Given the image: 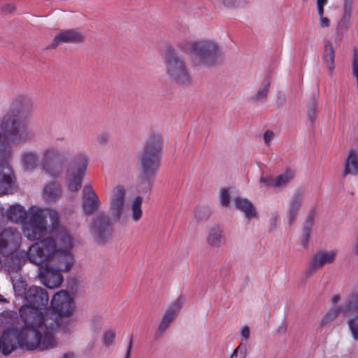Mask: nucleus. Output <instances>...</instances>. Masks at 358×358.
Masks as SVG:
<instances>
[{"mask_svg": "<svg viewBox=\"0 0 358 358\" xmlns=\"http://www.w3.org/2000/svg\"><path fill=\"white\" fill-rule=\"evenodd\" d=\"M133 336H131L129 341L128 346L125 352L124 358H129L133 347Z\"/></svg>", "mask_w": 358, "mask_h": 358, "instance_id": "6e6d98bb", "label": "nucleus"}, {"mask_svg": "<svg viewBox=\"0 0 358 358\" xmlns=\"http://www.w3.org/2000/svg\"><path fill=\"white\" fill-rule=\"evenodd\" d=\"M87 166V157L85 153H78L69 162L66 172V182L71 192H78Z\"/></svg>", "mask_w": 358, "mask_h": 358, "instance_id": "9d476101", "label": "nucleus"}, {"mask_svg": "<svg viewBox=\"0 0 358 358\" xmlns=\"http://www.w3.org/2000/svg\"><path fill=\"white\" fill-rule=\"evenodd\" d=\"M1 10L6 14H10L15 10V7L13 4L8 3L2 6Z\"/></svg>", "mask_w": 358, "mask_h": 358, "instance_id": "603ef678", "label": "nucleus"}, {"mask_svg": "<svg viewBox=\"0 0 358 358\" xmlns=\"http://www.w3.org/2000/svg\"><path fill=\"white\" fill-rule=\"evenodd\" d=\"M13 289H15V292H21L22 290L25 289V282L23 280H17L15 281L14 280H12Z\"/></svg>", "mask_w": 358, "mask_h": 358, "instance_id": "de8ad7c7", "label": "nucleus"}, {"mask_svg": "<svg viewBox=\"0 0 358 358\" xmlns=\"http://www.w3.org/2000/svg\"><path fill=\"white\" fill-rule=\"evenodd\" d=\"M220 200L222 206H227L230 202V194L227 189H222L220 192Z\"/></svg>", "mask_w": 358, "mask_h": 358, "instance_id": "37998d69", "label": "nucleus"}, {"mask_svg": "<svg viewBox=\"0 0 358 358\" xmlns=\"http://www.w3.org/2000/svg\"><path fill=\"white\" fill-rule=\"evenodd\" d=\"M115 332L114 330L109 329L103 333V342L107 346H110L114 343Z\"/></svg>", "mask_w": 358, "mask_h": 358, "instance_id": "a19ab883", "label": "nucleus"}, {"mask_svg": "<svg viewBox=\"0 0 358 358\" xmlns=\"http://www.w3.org/2000/svg\"><path fill=\"white\" fill-rule=\"evenodd\" d=\"M334 56L333 43L331 41L326 42L322 59L331 76L334 73Z\"/></svg>", "mask_w": 358, "mask_h": 358, "instance_id": "cd10ccee", "label": "nucleus"}, {"mask_svg": "<svg viewBox=\"0 0 358 358\" xmlns=\"http://www.w3.org/2000/svg\"><path fill=\"white\" fill-rule=\"evenodd\" d=\"M143 199L141 196L134 197L129 203V210L131 217L134 222H138L143 216Z\"/></svg>", "mask_w": 358, "mask_h": 358, "instance_id": "c85d7f7f", "label": "nucleus"}, {"mask_svg": "<svg viewBox=\"0 0 358 358\" xmlns=\"http://www.w3.org/2000/svg\"><path fill=\"white\" fill-rule=\"evenodd\" d=\"M156 175L140 173L138 181V188L140 193L145 194L149 192L152 187Z\"/></svg>", "mask_w": 358, "mask_h": 358, "instance_id": "2f4dec72", "label": "nucleus"}, {"mask_svg": "<svg viewBox=\"0 0 358 358\" xmlns=\"http://www.w3.org/2000/svg\"><path fill=\"white\" fill-rule=\"evenodd\" d=\"M314 217H315L314 213L313 212H310L308 213V215H307V217H306L305 223L313 225V224Z\"/></svg>", "mask_w": 358, "mask_h": 358, "instance_id": "052dcab7", "label": "nucleus"}, {"mask_svg": "<svg viewBox=\"0 0 358 358\" xmlns=\"http://www.w3.org/2000/svg\"><path fill=\"white\" fill-rule=\"evenodd\" d=\"M336 318V310L331 309L328 313H327L322 319V324L324 325L328 324L330 321L334 320Z\"/></svg>", "mask_w": 358, "mask_h": 358, "instance_id": "49530a36", "label": "nucleus"}, {"mask_svg": "<svg viewBox=\"0 0 358 358\" xmlns=\"http://www.w3.org/2000/svg\"><path fill=\"white\" fill-rule=\"evenodd\" d=\"M358 174V152L351 150L345 162L343 175L356 176Z\"/></svg>", "mask_w": 358, "mask_h": 358, "instance_id": "bb28decb", "label": "nucleus"}, {"mask_svg": "<svg viewBox=\"0 0 358 358\" xmlns=\"http://www.w3.org/2000/svg\"><path fill=\"white\" fill-rule=\"evenodd\" d=\"M331 300L336 301V296H333Z\"/></svg>", "mask_w": 358, "mask_h": 358, "instance_id": "0e129e2a", "label": "nucleus"}, {"mask_svg": "<svg viewBox=\"0 0 358 358\" xmlns=\"http://www.w3.org/2000/svg\"><path fill=\"white\" fill-rule=\"evenodd\" d=\"M0 301L7 302V300H6V299H5V298L3 297V296H2L1 294H0Z\"/></svg>", "mask_w": 358, "mask_h": 358, "instance_id": "e2e57ef3", "label": "nucleus"}, {"mask_svg": "<svg viewBox=\"0 0 358 358\" xmlns=\"http://www.w3.org/2000/svg\"><path fill=\"white\" fill-rule=\"evenodd\" d=\"M126 207V189L122 185L115 186L109 196V212L115 221L122 218Z\"/></svg>", "mask_w": 358, "mask_h": 358, "instance_id": "dca6fc26", "label": "nucleus"}, {"mask_svg": "<svg viewBox=\"0 0 358 358\" xmlns=\"http://www.w3.org/2000/svg\"><path fill=\"white\" fill-rule=\"evenodd\" d=\"M110 139V135L106 133H101L97 136V141L100 145H105Z\"/></svg>", "mask_w": 358, "mask_h": 358, "instance_id": "09e8293b", "label": "nucleus"}, {"mask_svg": "<svg viewBox=\"0 0 358 358\" xmlns=\"http://www.w3.org/2000/svg\"><path fill=\"white\" fill-rule=\"evenodd\" d=\"M274 136V133L272 131L267 130L264 135V139L266 145H269L271 140Z\"/></svg>", "mask_w": 358, "mask_h": 358, "instance_id": "864d4df0", "label": "nucleus"}, {"mask_svg": "<svg viewBox=\"0 0 358 358\" xmlns=\"http://www.w3.org/2000/svg\"><path fill=\"white\" fill-rule=\"evenodd\" d=\"M52 245L50 240H41L31 245L28 251L17 250L8 257H5V268L9 273H17L27 260L36 265H41L45 260L53 257L50 252Z\"/></svg>", "mask_w": 358, "mask_h": 358, "instance_id": "f03ea898", "label": "nucleus"}, {"mask_svg": "<svg viewBox=\"0 0 358 358\" xmlns=\"http://www.w3.org/2000/svg\"><path fill=\"white\" fill-rule=\"evenodd\" d=\"M303 197V190L300 188L296 189L290 199L286 210L288 224H292L294 222L297 213L301 206Z\"/></svg>", "mask_w": 358, "mask_h": 358, "instance_id": "412c9836", "label": "nucleus"}, {"mask_svg": "<svg viewBox=\"0 0 358 358\" xmlns=\"http://www.w3.org/2000/svg\"><path fill=\"white\" fill-rule=\"evenodd\" d=\"M162 143L158 136H151L138 157L141 172L157 175L160 166Z\"/></svg>", "mask_w": 358, "mask_h": 358, "instance_id": "39448f33", "label": "nucleus"}, {"mask_svg": "<svg viewBox=\"0 0 358 358\" xmlns=\"http://www.w3.org/2000/svg\"><path fill=\"white\" fill-rule=\"evenodd\" d=\"M44 200L48 203H55L61 196V187L59 183L51 182L45 185L43 189Z\"/></svg>", "mask_w": 358, "mask_h": 358, "instance_id": "a878e982", "label": "nucleus"}, {"mask_svg": "<svg viewBox=\"0 0 358 358\" xmlns=\"http://www.w3.org/2000/svg\"><path fill=\"white\" fill-rule=\"evenodd\" d=\"M351 312H358V286L355 287L345 306L337 308V314L338 313H348Z\"/></svg>", "mask_w": 358, "mask_h": 358, "instance_id": "c756f323", "label": "nucleus"}, {"mask_svg": "<svg viewBox=\"0 0 358 358\" xmlns=\"http://www.w3.org/2000/svg\"><path fill=\"white\" fill-rule=\"evenodd\" d=\"M24 236L29 241L41 239L47 231V221L43 210L36 206L30 207L22 222Z\"/></svg>", "mask_w": 358, "mask_h": 358, "instance_id": "423d86ee", "label": "nucleus"}, {"mask_svg": "<svg viewBox=\"0 0 358 358\" xmlns=\"http://www.w3.org/2000/svg\"><path fill=\"white\" fill-rule=\"evenodd\" d=\"M24 298L28 305L20 308L23 327L17 331L15 339L21 347L29 350L37 348L41 350L55 348L57 341L54 333L59 326L57 316L48 310L42 312L39 310L48 303L46 290L41 287L31 286L24 292Z\"/></svg>", "mask_w": 358, "mask_h": 358, "instance_id": "f257e3e1", "label": "nucleus"}, {"mask_svg": "<svg viewBox=\"0 0 358 358\" xmlns=\"http://www.w3.org/2000/svg\"><path fill=\"white\" fill-rule=\"evenodd\" d=\"M250 330L248 326H244L241 329V336L248 340L250 338Z\"/></svg>", "mask_w": 358, "mask_h": 358, "instance_id": "13d9d810", "label": "nucleus"}, {"mask_svg": "<svg viewBox=\"0 0 358 358\" xmlns=\"http://www.w3.org/2000/svg\"><path fill=\"white\" fill-rule=\"evenodd\" d=\"M38 156L36 152H24L21 155V163L25 171H31L37 167Z\"/></svg>", "mask_w": 358, "mask_h": 358, "instance_id": "7c9ffc66", "label": "nucleus"}, {"mask_svg": "<svg viewBox=\"0 0 358 358\" xmlns=\"http://www.w3.org/2000/svg\"><path fill=\"white\" fill-rule=\"evenodd\" d=\"M52 311L50 313L55 314L59 323L58 328H61L64 331H68L72 327L73 322L68 320L67 324H63L62 317H68L73 310V299L67 291H59L56 293L51 300Z\"/></svg>", "mask_w": 358, "mask_h": 358, "instance_id": "1a4fd4ad", "label": "nucleus"}, {"mask_svg": "<svg viewBox=\"0 0 358 358\" xmlns=\"http://www.w3.org/2000/svg\"><path fill=\"white\" fill-rule=\"evenodd\" d=\"M5 215H6L8 220L13 223L20 222L21 224L27 217L25 208L20 204L10 205L5 210Z\"/></svg>", "mask_w": 358, "mask_h": 358, "instance_id": "393cba45", "label": "nucleus"}, {"mask_svg": "<svg viewBox=\"0 0 358 358\" xmlns=\"http://www.w3.org/2000/svg\"><path fill=\"white\" fill-rule=\"evenodd\" d=\"M287 329V324L285 322L282 321L277 329V333L280 335L285 334Z\"/></svg>", "mask_w": 358, "mask_h": 358, "instance_id": "5fc2aeb1", "label": "nucleus"}, {"mask_svg": "<svg viewBox=\"0 0 358 358\" xmlns=\"http://www.w3.org/2000/svg\"><path fill=\"white\" fill-rule=\"evenodd\" d=\"M247 356V346L245 343H241L234 350L230 358H245Z\"/></svg>", "mask_w": 358, "mask_h": 358, "instance_id": "c9c22d12", "label": "nucleus"}, {"mask_svg": "<svg viewBox=\"0 0 358 358\" xmlns=\"http://www.w3.org/2000/svg\"><path fill=\"white\" fill-rule=\"evenodd\" d=\"M234 201L236 208L243 212L246 218L250 220L257 217V212L250 200L238 196Z\"/></svg>", "mask_w": 358, "mask_h": 358, "instance_id": "b1692460", "label": "nucleus"}, {"mask_svg": "<svg viewBox=\"0 0 358 358\" xmlns=\"http://www.w3.org/2000/svg\"><path fill=\"white\" fill-rule=\"evenodd\" d=\"M5 217V209L3 206H0V224L3 222Z\"/></svg>", "mask_w": 358, "mask_h": 358, "instance_id": "680f3d73", "label": "nucleus"}, {"mask_svg": "<svg viewBox=\"0 0 358 358\" xmlns=\"http://www.w3.org/2000/svg\"><path fill=\"white\" fill-rule=\"evenodd\" d=\"M317 110V103L315 99L313 96L308 104V116L309 120L313 122L315 119V115Z\"/></svg>", "mask_w": 358, "mask_h": 358, "instance_id": "79ce46f5", "label": "nucleus"}, {"mask_svg": "<svg viewBox=\"0 0 358 358\" xmlns=\"http://www.w3.org/2000/svg\"><path fill=\"white\" fill-rule=\"evenodd\" d=\"M351 15L343 13L337 26V33L344 34L348 28Z\"/></svg>", "mask_w": 358, "mask_h": 358, "instance_id": "4c0bfd02", "label": "nucleus"}, {"mask_svg": "<svg viewBox=\"0 0 358 358\" xmlns=\"http://www.w3.org/2000/svg\"><path fill=\"white\" fill-rule=\"evenodd\" d=\"M64 164V155L56 148L49 147L43 151L41 166L45 173L53 177L62 176Z\"/></svg>", "mask_w": 358, "mask_h": 358, "instance_id": "ddd939ff", "label": "nucleus"}, {"mask_svg": "<svg viewBox=\"0 0 358 358\" xmlns=\"http://www.w3.org/2000/svg\"><path fill=\"white\" fill-rule=\"evenodd\" d=\"M192 50L198 62L206 66L215 65L220 57L217 45L210 41L194 43Z\"/></svg>", "mask_w": 358, "mask_h": 358, "instance_id": "f8f14e48", "label": "nucleus"}, {"mask_svg": "<svg viewBox=\"0 0 358 358\" xmlns=\"http://www.w3.org/2000/svg\"><path fill=\"white\" fill-rule=\"evenodd\" d=\"M328 3V0H317V14H322V10H324V6L327 5Z\"/></svg>", "mask_w": 358, "mask_h": 358, "instance_id": "3c124183", "label": "nucleus"}, {"mask_svg": "<svg viewBox=\"0 0 358 358\" xmlns=\"http://www.w3.org/2000/svg\"><path fill=\"white\" fill-rule=\"evenodd\" d=\"M295 176V172L291 169H287L284 173L275 177V187L278 188L287 185Z\"/></svg>", "mask_w": 358, "mask_h": 358, "instance_id": "473e14b6", "label": "nucleus"}, {"mask_svg": "<svg viewBox=\"0 0 358 358\" xmlns=\"http://www.w3.org/2000/svg\"><path fill=\"white\" fill-rule=\"evenodd\" d=\"M174 319L175 317L172 314L165 312L155 334V339H158L164 335Z\"/></svg>", "mask_w": 358, "mask_h": 358, "instance_id": "72a5a7b5", "label": "nucleus"}, {"mask_svg": "<svg viewBox=\"0 0 358 358\" xmlns=\"http://www.w3.org/2000/svg\"><path fill=\"white\" fill-rule=\"evenodd\" d=\"M312 227H313V225L306 224V223H304L303 227L301 244H302L303 247L305 248L308 245Z\"/></svg>", "mask_w": 358, "mask_h": 358, "instance_id": "ea45409f", "label": "nucleus"}, {"mask_svg": "<svg viewBox=\"0 0 358 358\" xmlns=\"http://www.w3.org/2000/svg\"><path fill=\"white\" fill-rule=\"evenodd\" d=\"M165 66L169 78L179 85H187L191 76L184 59L176 52L169 50L165 56Z\"/></svg>", "mask_w": 358, "mask_h": 358, "instance_id": "6e6552de", "label": "nucleus"}, {"mask_svg": "<svg viewBox=\"0 0 358 358\" xmlns=\"http://www.w3.org/2000/svg\"><path fill=\"white\" fill-rule=\"evenodd\" d=\"M276 102H277V104L279 106H281L284 105L285 103V102H286V96H285V94H283V93H279L278 94V96H277Z\"/></svg>", "mask_w": 358, "mask_h": 358, "instance_id": "4d7b16f0", "label": "nucleus"}, {"mask_svg": "<svg viewBox=\"0 0 358 358\" xmlns=\"http://www.w3.org/2000/svg\"><path fill=\"white\" fill-rule=\"evenodd\" d=\"M260 182L264 184L266 186L275 187V177L266 176H262L260 179Z\"/></svg>", "mask_w": 358, "mask_h": 358, "instance_id": "a18cd8bd", "label": "nucleus"}, {"mask_svg": "<svg viewBox=\"0 0 358 358\" xmlns=\"http://www.w3.org/2000/svg\"><path fill=\"white\" fill-rule=\"evenodd\" d=\"M90 231L97 243H105L110 237V221L104 213L100 212L94 217L90 226Z\"/></svg>", "mask_w": 358, "mask_h": 358, "instance_id": "2eb2a0df", "label": "nucleus"}, {"mask_svg": "<svg viewBox=\"0 0 358 358\" xmlns=\"http://www.w3.org/2000/svg\"><path fill=\"white\" fill-rule=\"evenodd\" d=\"M320 17V22L322 27H329L330 25V20L324 16V10L322 14H318Z\"/></svg>", "mask_w": 358, "mask_h": 358, "instance_id": "8fccbe9b", "label": "nucleus"}, {"mask_svg": "<svg viewBox=\"0 0 358 358\" xmlns=\"http://www.w3.org/2000/svg\"><path fill=\"white\" fill-rule=\"evenodd\" d=\"M10 157V150H0V195L11 194L17 189L14 171L8 163Z\"/></svg>", "mask_w": 358, "mask_h": 358, "instance_id": "9b49d317", "label": "nucleus"}, {"mask_svg": "<svg viewBox=\"0 0 358 358\" xmlns=\"http://www.w3.org/2000/svg\"><path fill=\"white\" fill-rule=\"evenodd\" d=\"M269 82L265 81L264 82L262 85L259 87L257 93L255 95V100L257 101H261L264 99L268 94V88H269Z\"/></svg>", "mask_w": 358, "mask_h": 358, "instance_id": "58836bf2", "label": "nucleus"}, {"mask_svg": "<svg viewBox=\"0 0 358 358\" xmlns=\"http://www.w3.org/2000/svg\"><path fill=\"white\" fill-rule=\"evenodd\" d=\"M356 0H342L343 13L351 15L353 3Z\"/></svg>", "mask_w": 358, "mask_h": 358, "instance_id": "c03bdc74", "label": "nucleus"}, {"mask_svg": "<svg viewBox=\"0 0 358 358\" xmlns=\"http://www.w3.org/2000/svg\"><path fill=\"white\" fill-rule=\"evenodd\" d=\"M20 119L8 111L3 116L0 122V150H7L5 146L9 143L19 144L34 136Z\"/></svg>", "mask_w": 358, "mask_h": 358, "instance_id": "20e7f679", "label": "nucleus"}, {"mask_svg": "<svg viewBox=\"0 0 358 358\" xmlns=\"http://www.w3.org/2000/svg\"><path fill=\"white\" fill-rule=\"evenodd\" d=\"M101 205V202L90 185L83 187L82 194V206L84 213L91 215L96 212Z\"/></svg>", "mask_w": 358, "mask_h": 358, "instance_id": "a211bd4d", "label": "nucleus"}, {"mask_svg": "<svg viewBox=\"0 0 358 358\" xmlns=\"http://www.w3.org/2000/svg\"><path fill=\"white\" fill-rule=\"evenodd\" d=\"M226 241L223 229L218 225L209 228L206 237V242L211 248L218 249Z\"/></svg>", "mask_w": 358, "mask_h": 358, "instance_id": "5701e85b", "label": "nucleus"}, {"mask_svg": "<svg viewBox=\"0 0 358 358\" xmlns=\"http://www.w3.org/2000/svg\"><path fill=\"white\" fill-rule=\"evenodd\" d=\"M236 0H223L222 3L224 6L227 8H231L236 6Z\"/></svg>", "mask_w": 358, "mask_h": 358, "instance_id": "bf43d9fd", "label": "nucleus"}, {"mask_svg": "<svg viewBox=\"0 0 358 358\" xmlns=\"http://www.w3.org/2000/svg\"><path fill=\"white\" fill-rule=\"evenodd\" d=\"M47 212L51 222L52 236L46 237L43 240H50L52 244L50 248L51 255L64 257L68 264L71 259V249L73 247L74 238L66 227L59 225V216L56 210L48 209Z\"/></svg>", "mask_w": 358, "mask_h": 358, "instance_id": "7ed1b4c3", "label": "nucleus"}, {"mask_svg": "<svg viewBox=\"0 0 358 358\" xmlns=\"http://www.w3.org/2000/svg\"><path fill=\"white\" fill-rule=\"evenodd\" d=\"M349 329L355 340H358V316L349 318L348 320Z\"/></svg>", "mask_w": 358, "mask_h": 358, "instance_id": "e433bc0d", "label": "nucleus"}, {"mask_svg": "<svg viewBox=\"0 0 358 358\" xmlns=\"http://www.w3.org/2000/svg\"><path fill=\"white\" fill-rule=\"evenodd\" d=\"M17 330L12 327H8L3 331L0 338V349L5 355H9L15 349V341Z\"/></svg>", "mask_w": 358, "mask_h": 358, "instance_id": "4be33fe9", "label": "nucleus"}, {"mask_svg": "<svg viewBox=\"0 0 358 358\" xmlns=\"http://www.w3.org/2000/svg\"><path fill=\"white\" fill-rule=\"evenodd\" d=\"M335 258V252L334 251L319 250L315 253L306 270L308 275L315 273L318 269L321 268L327 264L334 262Z\"/></svg>", "mask_w": 358, "mask_h": 358, "instance_id": "6ab92c4d", "label": "nucleus"}, {"mask_svg": "<svg viewBox=\"0 0 358 358\" xmlns=\"http://www.w3.org/2000/svg\"><path fill=\"white\" fill-rule=\"evenodd\" d=\"M21 233L15 227H6L0 231V255L8 257L17 250L22 243Z\"/></svg>", "mask_w": 358, "mask_h": 358, "instance_id": "4468645a", "label": "nucleus"}, {"mask_svg": "<svg viewBox=\"0 0 358 358\" xmlns=\"http://www.w3.org/2000/svg\"><path fill=\"white\" fill-rule=\"evenodd\" d=\"M184 301L182 298L179 297L177 299L172 301L166 312L167 313L172 314L176 317L177 313L182 308Z\"/></svg>", "mask_w": 358, "mask_h": 358, "instance_id": "f704fd0d", "label": "nucleus"}, {"mask_svg": "<svg viewBox=\"0 0 358 358\" xmlns=\"http://www.w3.org/2000/svg\"><path fill=\"white\" fill-rule=\"evenodd\" d=\"M84 35L78 29L61 30L54 38L52 43L49 45L50 48H55L59 44L64 43H78L83 42Z\"/></svg>", "mask_w": 358, "mask_h": 358, "instance_id": "aec40b11", "label": "nucleus"}, {"mask_svg": "<svg viewBox=\"0 0 358 358\" xmlns=\"http://www.w3.org/2000/svg\"><path fill=\"white\" fill-rule=\"evenodd\" d=\"M58 259L59 262L56 268L50 266H40L38 268V276L43 284L48 288L52 289L59 287L63 280L61 271H69L73 264V256L69 263H66V259L60 255H54L45 260L43 264Z\"/></svg>", "mask_w": 358, "mask_h": 358, "instance_id": "0eeeda50", "label": "nucleus"}, {"mask_svg": "<svg viewBox=\"0 0 358 358\" xmlns=\"http://www.w3.org/2000/svg\"><path fill=\"white\" fill-rule=\"evenodd\" d=\"M34 109L33 99L29 96L20 95L13 100L8 111L21 118L29 115Z\"/></svg>", "mask_w": 358, "mask_h": 358, "instance_id": "f3484780", "label": "nucleus"}]
</instances>
